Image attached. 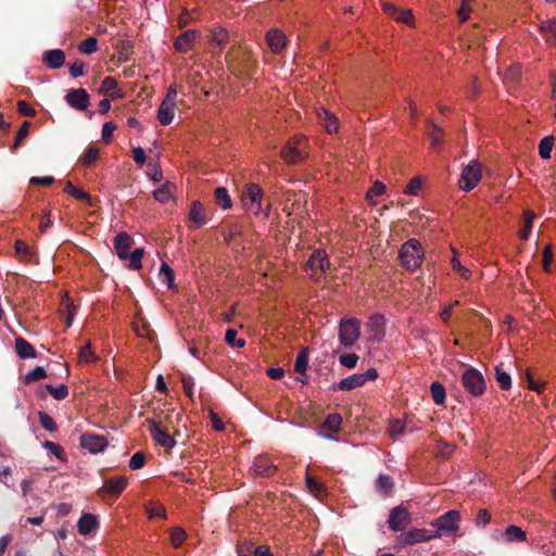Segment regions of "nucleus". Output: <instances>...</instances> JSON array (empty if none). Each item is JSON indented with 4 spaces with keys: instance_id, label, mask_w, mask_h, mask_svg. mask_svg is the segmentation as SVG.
<instances>
[{
    "instance_id": "nucleus-35",
    "label": "nucleus",
    "mask_w": 556,
    "mask_h": 556,
    "mask_svg": "<svg viewBox=\"0 0 556 556\" xmlns=\"http://www.w3.org/2000/svg\"><path fill=\"white\" fill-rule=\"evenodd\" d=\"M306 486L309 493L314 494L316 497H321L325 494L324 485L317 481L315 478L306 475Z\"/></svg>"
},
{
    "instance_id": "nucleus-47",
    "label": "nucleus",
    "mask_w": 556,
    "mask_h": 556,
    "mask_svg": "<svg viewBox=\"0 0 556 556\" xmlns=\"http://www.w3.org/2000/svg\"><path fill=\"white\" fill-rule=\"evenodd\" d=\"M185 539H186V532L184 529H181L179 527L172 529L170 542L174 545V547L180 546V544L185 541Z\"/></svg>"
},
{
    "instance_id": "nucleus-16",
    "label": "nucleus",
    "mask_w": 556,
    "mask_h": 556,
    "mask_svg": "<svg viewBox=\"0 0 556 556\" xmlns=\"http://www.w3.org/2000/svg\"><path fill=\"white\" fill-rule=\"evenodd\" d=\"M275 470H276V466L271 463V460L267 456L260 455L254 458L253 464H252V471L256 476L270 477L271 475H274Z\"/></svg>"
},
{
    "instance_id": "nucleus-12",
    "label": "nucleus",
    "mask_w": 556,
    "mask_h": 556,
    "mask_svg": "<svg viewBox=\"0 0 556 556\" xmlns=\"http://www.w3.org/2000/svg\"><path fill=\"white\" fill-rule=\"evenodd\" d=\"M410 521V514L407 508L397 506L390 513L388 525L393 531H401L406 528Z\"/></svg>"
},
{
    "instance_id": "nucleus-3",
    "label": "nucleus",
    "mask_w": 556,
    "mask_h": 556,
    "mask_svg": "<svg viewBox=\"0 0 556 556\" xmlns=\"http://www.w3.org/2000/svg\"><path fill=\"white\" fill-rule=\"evenodd\" d=\"M462 383L465 390L472 396H481L485 392L483 375L476 368L469 367L462 375Z\"/></svg>"
},
{
    "instance_id": "nucleus-58",
    "label": "nucleus",
    "mask_w": 556,
    "mask_h": 556,
    "mask_svg": "<svg viewBox=\"0 0 556 556\" xmlns=\"http://www.w3.org/2000/svg\"><path fill=\"white\" fill-rule=\"evenodd\" d=\"M421 188V180L419 177H414L410 179V181L408 182L406 189H405V193L409 194V195H417L418 194V191L420 190Z\"/></svg>"
},
{
    "instance_id": "nucleus-29",
    "label": "nucleus",
    "mask_w": 556,
    "mask_h": 556,
    "mask_svg": "<svg viewBox=\"0 0 556 556\" xmlns=\"http://www.w3.org/2000/svg\"><path fill=\"white\" fill-rule=\"evenodd\" d=\"M506 542H522L527 538V533L517 526H508L504 532Z\"/></svg>"
},
{
    "instance_id": "nucleus-40",
    "label": "nucleus",
    "mask_w": 556,
    "mask_h": 556,
    "mask_svg": "<svg viewBox=\"0 0 556 556\" xmlns=\"http://www.w3.org/2000/svg\"><path fill=\"white\" fill-rule=\"evenodd\" d=\"M525 225L523 229L520 231L519 236L522 240H528L530 232L532 230V223L535 217L534 213L531 211H525Z\"/></svg>"
},
{
    "instance_id": "nucleus-10",
    "label": "nucleus",
    "mask_w": 556,
    "mask_h": 556,
    "mask_svg": "<svg viewBox=\"0 0 556 556\" xmlns=\"http://www.w3.org/2000/svg\"><path fill=\"white\" fill-rule=\"evenodd\" d=\"M109 445V441L104 435L96 433H84L80 437V446L91 454L103 452Z\"/></svg>"
},
{
    "instance_id": "nucleus-2",
    "label": "nucleus",
    "mask_w": 556,
    "mask_h": 556,
    "mask_svg": "<svg viewBox=\"0 0 556 556\" xmlns=\"http://www.w3.org/2000/svg\"><path fill=\"white\" fill-rule=\"evenodd\" d=\"M424 251L418 240L409 239L400 250V258L407 269H416L420 266Z\"/></svg>"
},
{
    "instance_id": "nucleus-59",
    "label": "nucleus",
    "mask_w": 556,
    "mask_h": 556,
    "mask_svg": "<svg viewBox=\"0 0 556 556\" xmlns=\"http://www.w3.org/2000/svg\"><path fill=\"white\" fill-rule=\"evenodd\" d=\"M115 129L116 125L113 122H106L103 124L101 135L104 142L108 143L111 141L112 135Z\"/></svg>"
},
{
    "instance_id": "nucleus-51",
    "label": "nucleus",
    "mask_w": 556,
    "mask_h": 556,
    "mask_svg": "<svg viewBox=\"0 0 556 556\" xmlns=\"http://www.w3.org/2000/svg\"><path fill=\"white\" fill-rule=\"evenodd\" d=\"M146 464V455L142 452L135 453L129 460V468L132 470L141 469Z\"/></svg>"
},
{
    "instance_id": "nucleus-52",
    "label": "nucleus",
    "mask_w": 556,
    "mask_h": 556,
    "mask_svg": "<svg viewBox=\"0 0 556 556\" xmlns=\"http://www.w3.org/2000/svg\"><path fill=\"white\" fill-rule=\"evenodd\" d=\"M99 156V149L90 147L81 157V163L85 166H89L97 161Z\"/></svg>"
},
{
    "instance_id": "nucleus-27",
    "label": "nucleus",
    "mask_w": 556,
    "mask_h": 556,
    "mask_svg": "<svg viewBox=\"0 0 556 556\" xmlns=\"http://www.w3.org/2000/svg\"><path fill=\"white\" fill-rule=\"evenodd\" d=\"M15 350L21 358H34L36 357L35 349L23 338L15 339Z\"/></svg>"
},
{
    "instance_id": "nucleus-36",
    "label": "nucleus",
    "mask_w": 556,
    "mask_h": 556,
    "mask_svg": "<svg viewBox=\"0 0 556 556\" xmlns=\"http://www.w3.org/2000/svg\"><path fill=\"white\" fill-rule=\"evenodd\" d=\"M386 189H387V187L382 181H379V180L375 181L372 187L366 193V200L370 204L375 205L376 202L374 201V198L382 195L386 192Z\"/></svg>"
},
{
    "instance_id": "nucleus-7",
    "label": "nucleus",
    "mask_w": 556,
    "mask_h": 556,
    "mask_svg": "<svg viewBox=\"0 0 556 556\" xmlns=\"http://www.w3.org/2000/svg\"><path fill=\"white\" fill-rule=\"evenodd\" d=\"M361 334V323L356 318H344L339 326V340L344 346L352 345Z\"/></svg>"
},
{
    "instance_id": "nucleus-11",
    "label": "nucleus",
    "mask_w": 556,
    "mask_h": 556,
    "mask_svg": "<svg viewBox=\"0 0 556 556\" xmlns=\"http://www.w3.org/2000/svg\"><path fill=\"white\" fill-rule=\"evenodd\" d=\"M307 270H309V275L312 277L318 278V273L325 274L327 269L330 267V262L327 257V254L323 250H316L309 257L307 262Z\"/></svg>"
},
{
    "instance_id": "nucleus-18",
    "label": "nucleus",
    "mask_w": 556,
    "mask_h": 556,
    "mask_svg": "<svg viewBox=\"0 0 556 556\" xmlns=\"http://www.w3.org/2000/svg\"><path fill=\"white\" fill-rule=\"evenodd\" d=\"M134 244V239L126 232H119L114 239V249L121 260L128 258V252Z\"/></svg>"
},
{
    "instance_id": "nucleus-20",
    "label": "nucleus",
    "mask_w": 556,
    "mask_h": 556,
    "mask_svg": "<svg viewBox=\"0 0 556 556\" xmlns=\"http://www.w3.org/2000/svg\"><path fill=\"white\" fill-rule=\"evenodd\" d=\"M367 327L371 334V338L376 341H380L384 336V318L380 315L371 316Z\"/></svg>"
},
{
    "instance_id": "nucleus-38",
    "label": "nucleus",
    "mask_w": 556,
    "mask_h": 556,
    "mask_svg": "<svg viewBox=\"0 0 556 556\" xmlns=\"http://www.w3.org/2000/svg\"><path fill=\"white\" fill-rule=\"evenodd\" d=\"M433 402L438 405H442L445 401V389L440 382H432L430 387Z\"/></svg>"
},
{
    "instance_id": "nucleus-28",
    "label": "nucleus",
    "mask_w": 556,
    "mask_h": 556,
    "mask_svg": "<svg viewBox=\"0 0 556 556\" xmlns=\"http://www.w3.org/2000/svg\"><path fill=\"white\" fill-rule=\"evenodd\" d=\"M174 189H175V185L169 182V181H167L163 186L157 188L153 192V195H154L156 201H159L161 203H167L169 200L173 199V191H174Z\"/></svg>"
},
{
    "instance_id": "nucleus-63",
    "label": "nucleus",
    "mask_w": 556,
    "mask_h": 556,
    "mask_svg": "<svg viewBox=\"0 0 556 556\" xmlns=\"http://www.w3.org/2000/svg\"><path fill=\"white\" fill-rule=\"evenodd\" d=\"M441 135H442V130L437 125L433 124L432 131L429 132V135H428L431 146L433 148H435L440 143Z\"/></svg>"
},
{
    "instance_id": "nucleus-24",
    "label": "nucleus",
    "mask_w": 556,
    "mask_h": 556,
    "mask_svg": "<svg viewBox=\"0 0 556 556\" xmlns=\"http://www.w3.org/2000/svg\"><path fill=\"white\" fill-rule=\"evenodd\" d=\"M266 40H267L269 48L275 53L280 52L286 45V37L278 29L268 31L267 36H266Z\"/></svg>"
},
{
    "instance_id": "nucleus-32",
    "label": "nucleus",
    "mask_w": 556,
    "mask_h": 556,
    "mask_svg": "<svg viewBox=\"0 0 556 556\" xmlns=\"http://www.w3.org/2000/svg\"><path fill=\"white\" fill-rule=\"evenodd\" d=\"M211 40L219 48V50H223L228 41L227 30L222 27L214 28L211 33Z\"/></svg>"
},
{
    "instance_id": "nucleus-8",
    "label": "nucleus",
    "mask_w": 556,
    "mask_h": 556,
    "mask_svg": "<svg viewBox=\"0 0 556 556\" xmlns=\"http://www.w3.org/2000/svg\"><path fill=\"white\" fill-rule=\"evenodd\" d=\"M378 377V371L375 368H369L363 374H353L339 382V389L342 391H351L362 387L369 380H375Z\"/></svg>"
},
{
    "instance_id": "nucleus-55",
    "label": "nucleus",
    "mask_w": 556,
    "mask_h": 556,
    "mask_svg": "<svg viewBox=\"0 0 556 556\" xmlns=\"http://www.w3.org/2000/svg\"><path fill=\"white\" fill-rule=\"evenodd\" d=\"M46 375H47L46 369L41 366H37L35 369H33L31 371H29L26 375V381L27 382L37 381V380L43 379L46 377Z\"/></svg>"
},
{
    "instance_id": "nucleus-37",
    "label": "nucleus",
    "mask_w": 556,
    "mask_h": 556,
    "mask_svg": "<svg viewBox=\"0 0 556 556\" xmlns=\"http://www.w3.org/2000/svg\"><path fill=\"white\" fill-rule=\"evenodd\" d=\"M308 366V350L303 349L296 356L294 370L299 374H305Z\"/></svg>"
},
{
    "instance_id": "nucleus-22",
    "label": "nucleus",
    "mask_w": 556,
    "mask_h": 556,
    "mask_svg": "<svg viewBox=\"0 0 556 556\" xmlns=\"http://www.w3.org/2000/svg\"><path fill=\"white\" fill-rule=\"evenodd\" d=\"M127 486V478L123 476L105 480L103 490L113 495H119Z\"/></svg>"
},
{
    "instance_id": "nucleus-19",
    "label": "nucleus",
    "mask_w": 556,
    "mask_h": 556,
    "mask_svg": "<svg viewBox=\"0 0 556 556\" xmlns=\"http://www.w3.org/2000/svg\"><path fill=\"white\" fill-rule=\"evenodd\" d=\"M42 60L50 68H60L65 62V54L60 49L48 50L43 53Z\"/></svg>"
},
{
    "instance_id": "nucleus-14",
    "label": "nucleus",
    "mask_w": 556,
    "mask_h": 556,
    "mask_svg": "<svg viewBox=\"0 0 556 556\" xmlns=\"http://www.w3.org/2000/svg\"><path fill=\"white\" fill-rule=\"evenodd\" d=\"M434 539L432 531L427 529H410L404 535H402V543L405 545H412L416 543L427 542Z\"/></svg>"
},
{
    "instance_id": "nucleus-41",
    "label": "nucleus",
    "mask_w": 556,
    "mask_h": 556,
    "mask_svg": "<svg viewBox=\"0 0 556 556\" xmlns=\"http://www.w3.org/2000/svg\"><path fill=\"white\" fill-rule=\"evenodd\" d=\"M64 191L80 201H89L90 198L87 192L76 188L71 181H66Z\"/></svg>"
},
{
    "instance_id": "nucleus-60",
    "label": "nucleus",
    "mask_w": 556,
    "mask_h": 556,
    "mask_svg": "<svg viewBox=\"0 0 556 556\" xmlns=\"http://www.w3.org/2000/svg\"><path fill=\"white\" fill-rule=\"evenodd\" d=\"M452 266L453 269L456 270L464 279H469L471 271L468 268L464 267L457 260V257L452 258Z\"/></svg>"
},
{
    "instance_id": "nucleus-42",
    "label": "nucleus",
    "mask_w": 556,
    "mask_h": 556,
    "mask_svg": "<svg viewBox=\"0 0 556 556\" xmlns=\"http://www.w3.org/2000/svg\"><path fill=\"white\" fill-rule=\"evenodd\" d=\"M146 510L150 518L162 517L166 518L165 507L159 503L150 502L146 505Z\"/></svg>"
},
{
    "instance_id": "nucleus-5",
    "label": "nucleus",
    "mask_w": 556,
    "mask_h": 556,
    "mask_svg": "<svg viewBox=\"0 0 556 556\" xmlns=\"http://www.w3.org/2000/svg\"><path fill=\"white\" fill-rule=\"evenodd\" d=\"M149 432L152 439L166 450H172L176 445L174 435L170 433L169 428L163 427L162 420L148 419Z\"/></svg>"
},
{
    "instance_id": "nucleus-23",
    "label": "nucleus",
    "mask_w": 556,
    "mask_h": 556,
    "mask_svg": "<svg viewBox=\"0 0 556 556\" xmlns=\"http://www.w3.org/2000/svg\"><path fill=\"white\" fill-rule=\"evenodd\" d=\"M175 108L176 104L162 101L157 111V119L162 125L166 126L173 122L175 116Z\"/></svg>"
},
{
    "instance_id": "nucleus-21",
    "label": "nucleus",
    "mask_w": 556,
    "mask_h": 556,
    "mask_svg": "<svg viewBox=\"0 0 556 556\" xmlns=\"http://www.w3.org/2000/svg\"><path fill=\"white\" fill-rule=\"evenodd\" d=\"M98 527L99 522L92 514H84L77 522L78 532L84 535L90 534Z\"/></svg>"
},
{
    "instance_id": "nucleus-30",
    "label": "nucleus",
    "mask_w": 556,
    "mask_h": 556,
    "mask_svg": "<svg viewBox=\"0 0 556 556\" xmlns=\"http://www.w3.org/2000/svg\"><path fill=\"white\" fill-rule=\"evenodd\" d=\"M393 485V480L387 475H380L376 480V490L383 496L392 493Z\"/></svg>"
},
{
    "instance_id": "nucleus-54",
    "label": "nucleus",
    "mask_w": 556,
    "mask_h": 556,
    "mask_svg": "<svg viewBox=\"0 0 556 556\" xmlns=\"http://www.w3.org/2000/svg\"><path fill=\"white\" fill-rule=\"evenodd\" d=\"M341 422H342V417L340 415L330 414L325 421V426L332 431H338Z\"/></svg>"
},
{
    "instance_id": "nucleus-6",
    "label": "nucleus",
    "mask_w": 556,
    "mask_h": 556,
    "mask_svg": "<svg viewBox=\"0 0 556 556\" xmlns=\"http://www.w3.org/2000/svg\"><path fill=\"white\" fill-rule=\"evenodd\" d=\"M482 178L481 165L477 161H471L466 165L459 177V188L464 191L472 190Z\"/></svg>"
},
{
    "instance_id": "nucleus-17",
    "label": "nucleus",
    "mask_w": 556,
    "mask_h": 556,
    "mask_svg": "<svg viewBox=\"0 0 556 556\" xmlns=\"http://www.w3.org/2000/svg\"><path fill=\"white\" fill-rule=\"evenodd\" d=\"M200 37V33L195 29H188L179 35L175 40V49L179 52H188L195 41Z\"/></svg>"
},
{
    "instance_id": "nucleus-43",
    "label": "nucleus",
    "mask_w": 556,
    "mask_h": 556,
    "mask_svg": "<svg viewBox=\"0 0 556 556\" xmlns=\"http://www.w3.org/2000/svg\"><path fill=\"white\" fill-rule=\"evenodd\" d=\"M46 389L58 401L64 400L68 395V389L65 384H60L58 387L47 384Z\"/></svg>"
},
{
    "instance_id": "nucleus-44",
    "label": "nucleus",
    "mask_w": 556,
    "mask_h": 556,
    "mask_svg": "<svg viewBox=\"0 0 556 556\" xmlns=\"http://www.w3.org/2000/svg\"><path fill=\"white\" fill-rule=\"evenodd\" d=\"M159 276L160 279L168 286V288L173 286L174 271L166 263H162Z\"/></svg>"
},
{
    "instance_id": "nucleus-34",
    "label": "nucleus",
    "mask_w": 556,
    "mask_h": 556,
    "mask_svg": "<svg viewBox=\"0 0 556 556\" xmlns=\"http://www.w3.org/2000/svg\"><path fill=\"white\" fill-rule=\"evenodd\" d=\"M554 141L555 139L553 136H546L540 141L539 154L542 159L547 160L551 157Z\"/></svg>"
},
{
    "instance_id": "nucleus-15",
    "label": "nucleus",
    "mask_w": 556,
    "mask_h": 556,
    "mask_svg": "<svg viewBox=\"0 0 556 556\" xmlns=\"http://www.w3.org/2000/svg\"><path fill=\"white\" fill-rule=\"evenodd\" d=\"M382 9L384 13H387L397 22L405 23L409 26H413L415 23L412 10H402L396 8L392 3H384Z\"/></svg>"
},
{
    "instance_id": "nucleus-50",
    "label": "nucleus",
    "mask_w": 556,
    "mask_h": 556,
    "mask_svg": "<svg viewBox=\"0 0 556 556\" xmlns=\"http://www.w3.org/2000/svg\"><path fill=\"white\" fill-rule=\"evenodd\" d=\"M97 39L93 37L87 38L84 40L78 49L81 53L91 54L97 50Z\"/></svg>"
},
{
    "instance_id": "nucleus-26",
    "label": "nucleus",
    "mask_w": 556,
    "mask_h": 556,
    "mask_svg": "<svg viewBox=\"0 0 556 556\" xmlns=\"http://www.w3.org/2000/svg\"><path fill=\"white\" fill-rule=\"evenodd\" d=\"M189 218L197 228L202 227L206 223L204 207L200 202H193L191 204Z\"/></svg>"
},
{
    "instance_id": "nucleus-49",
    "label": "nucleus",
    "mask_w": 556,
    "mask_h": 556,
    "mask_svg": "<svg viewBox=\"0 0 556 556\" xmlns=\"http://www.w3.org/2000/svg\"><path fill=\"white\" fill-rule=\"evenodd\" d=\"M38 416H39L40 425L42 426L43 429H46L48 431L56 430V425L50 415H48L45 412H39Z\"/></svg>"
},
{
    "instance_id": "nucleus-61",
    "label": "nucleus",
    "mask_w": 556,
    "mask_h": 556,
    "mask_svg": "<svg viewBox=\"0 0 556 556\" xmlns=\"http://www.w3.org/2000/svg\"><path fill=\"white\" fill-rule=\"evenodd\" d=\"M471 11L472 9L466 3V0H462V5L457 10V15L462 23L469 18Z\"/></svg>"
},
{
    "instance_id": "nucleus-57",
    "label": "nucleus",
    "mask_w": 556,
    "mask_h": 556,
    "mask_svg": "<svg viewBox=\"0 0 556 556\" xmlns=\"http://www.w3.org/2000/svg\"><path fill=\"white\" fill-rule=\"evenodd\" d=\"M117 87V81L113 77H105L100 87V91L104 93L113 92Z\"/></svg>"
},
{
    "instance_id": "nucleus-48",
    "label": "nucleus",
    "mask_w": 556,
    "mask_h": 556,
    "mask_svg": "<svg viewBox=\"0 0 556 556\" xmlns=\"http://www.w3.org/2000/svg\"><path fill=\"white\" fill-rule=\"evenodd\" d=\"M97 359L96 354L91 350L90 343L84 345L79 351V362L91 363Z\"/></svg>"
},
{
    "instance_id": "nucleus-13",
    "label": "nucleus",
    "mask_w": 556,
    "mask_h": 556,
    "mask_svg": "<svg viewBox=\"0 0 556 556\" xmlns=\"http://www.w3.org/2000/svg\"><path fill=\"white\" fill-rule=\"evenodd\" d=\"M66 103L78 111H85L89 105V96L83 88L71 89L65 96Z\"/></svg>"
},
{
    "instance_id": "nucleus-39",
    "label": "nucleus",
    "mask_w": 556,
    "mask_h": 556,
    "mask_svg": "<svg viewBox=\"0 0 556 556\" xmlns=\"http://www.w3.org/2000/svg\"><path fill=\"white\" fill-rule=\"evenodd\" d=\"M495 379L500 387L504 390H508L511 387L510 376L504 371L500 366L495 367Z\"/></svg>"
},
{
    "instance_id": "nucleus-33",
    "label": "nucleus",
    "mask_w": 556,
    "mask_h": 556,
    "mask_svg": "<svg viewBox=\"0 0 556 556\" xmlns=\"http://www.w3.org/2000/svg\"><path fill=\"white\" fill-rule=\"evenodd\" d=\"M215 199L217 204L224 210L230 208L232 206V201L228 194L227 189L224 187L216 188Z\"/></svg>"
},
{
    "instance_id": "nucleus-9",
    "label": "nucleus",
    "mask_w": 556,
    "mask_h": 556,
    "mask_svg": "<svg viewBox=\"0 0 556 556\" xmlns=\"http://www.w3.org/2000/svg\"><path fill=\"white\" fill-rule=\"evenodd\" d=\"M306 139L303 136H296L292 138L288 146L281 151V156L291 163L299 162L305 156V146Z\"/></svg>"
},
{
    "instance_id": "nucleus-31",
    "label": "nucleus",
    "mask_w": 556,
    "mask_h": 556,
    "mask_svg": "<svg viewBox=\"0 0 556 556\" xmlns=\"http://www.w3.org/2000/svg\"><path fill=\"white\" fill-rule=\"evenodd\" d=\"M540 31L545 35L547 42L556 43V20L543 21L540 25Z\"/></svg>"
},
{
    "instance_id": "nucleus-62",
    "label": "nucleus",
    "mask_w": 556,
    "mask_h": 556,
    "mask_svg": "<svg viewBox=\"0 0 556 556\" xmlns=\"http://www.w3.org/2000/svg\"><path fill=\"white\" fill-rule=\"evenodd\" d=\"M85 73V63L83 61H75L71 66H70V74L73 76V77H79V76H83Z\"/></svg>"
},
{
    "instance_id": "nucleus-45",
    "label": "nucleus",
    "mask_w": 556,
    "mask_h": 556,
    "mask_svg": "<svg viewBox=\"0 0 556 556\" xmlns=\"http://www.w3.org/2000/svg\"><path fill=\"white\" fill-rule=\"evenodd\" d=\"M142 257H143V249H136L130 254L128 253L129 267L134 270L140 269Z\"/></svg>"
},
{
    "instance_id": "nucleus-64",
    "label": "nucleus",
    "mask_w": 556,
    "mask_h": 556,
    "mask_svg": "<svg viewBox=\"0 0 556 556\" xmlns=\"http://www.w3.org/2000/svg\"><path fill=\"white\" fill-rule=\"evenodd\" d=\"M540 549L545 556L556 555V544L553 542L542 544Z\"/></svg>"
},
{
    "instance_id": "nucleus-4",
    "label": "nucleus",
    "mask_w": 556,
    "mask_h": 556,
    "mask_svg": "<svg viewBox=\"0 0 556 556\" xmlns=\"http://www.w3.org/2000/svg\"><path fill=\"white\" fill-rule=\"evenodd\" d=\"M263 190L256 184H248L242 191L241 202L244 210L253 213L254 215L263 212L262 208Z\"/></svg>"
},
{
    "instance_id": "nucleus-56",
    "label": "nucleus",
    "mask_w": 556,
    "mask_h": 556,
    "mask_svg": "<svg viewBox=\"0 0 556 556\" xmlns=\"http://www.w3.org/2000/svg\"><path fill=\"white\" fill-rule=\"evenodd\" d=\"M29 126H30L29 122H24L22 124V126L20 127L18 132L15 137V142H14V147H13L14 149H16L22 143V141L28 136Z\"/></svg>"
},
{
    "instance_id": "nucleus-53",
    "label": "nucleus",
    "mask_w": 556,
    "mask_h": 556,
    "mask_svg": "<svg viewBox=\"0 0 556 556\" xmlns=\"http://www.w3.org/2000/svg\"><path fill=\"white\" fill-rule=\"evenodd\" d=\"M340 364L348 368H354L357 365L358 356L354 353L342 354L339 357Z\"/></svg>"
},
{
    "instance_id": "nucleus-1",
    "label": "nucleus",
    "mask_w": 556,
    "mask_h": 556,
    "mask_svg": "<svg viewBox=\"0 0 556 556\" xmlns=\"http://www.w3.org/2000/svg\"><path fill=\"white\" fill-rule=\"evenodd\" d=\"M460 514L458 510H450L431 522L437 530L432 531L434 539L443 535H452L459 529Z\"/></svg>"
},
{
    "instance_id": "nucleus-25",
    "label": "nucleus",
    "mask_w": 556,
    "mask_h": 556,
    "mask_svg": "<svg viewBox=\"0 0 556 556\" xmlns=\"http://www.w3.org/2000/svg\"><path fill=\"white\" fill-rule=\"evenodd\" d=\"M318 122L329 132H336L339 128L338 119L328 111L321 109L317 113Z\"/></svg>"
},
{
    "instance_id": "nucleus-46",
    "label": "nucleus",
    "mask_w": 556,
    "mask_h": 556,
    "mask_svg": "<svg viewBox=\"0 0 556 556\" xmlns=\"http://www.w3.org/2000/svg\"><path fill=\"white\" fill-rule=\"evenodd\" d=\"M225 341L233 348H243L245 344L243 339H237V331L235 329H228L226 331Z\"/></svg>"
}]
</instances>
